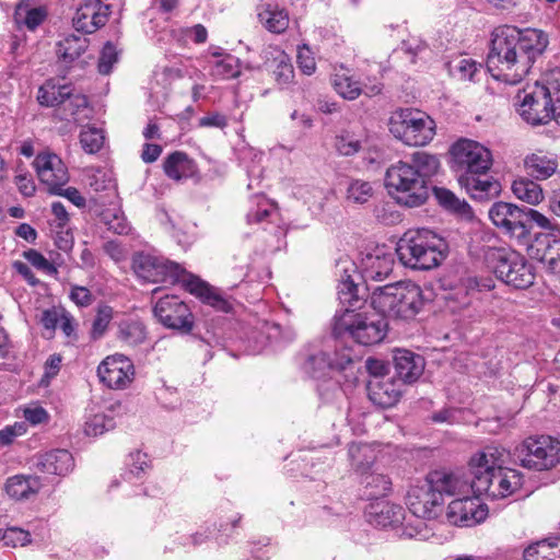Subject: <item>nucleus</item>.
Wrapping results in <instances>:
<instances>
[{"mask_svg":"<svg viewBox=\"0 0 560 560\" xmlns=\"http://www.w3.org/2000/svg\"><path fill=\"white\" fill-rule=\"evenodd\" d=\"M548 46L540 30L502 27L493 33L487 67L491 75L508 84L520 83Z\"/></svg>","mask_w":560,"mask_h":560,"instance_id":"1","label":"nucleus"},{"mask_svg":"<svg viewBox=\"0 0 560 560\" xmlns=\"http://www.w3.org/2000/svg\"><path fill=\"white\" fill-rule=\"evenodd\" d=\"M440 170L439 159L424 151L415 152L408 161L390 165L385 174V186L397 203L416 208L429 198V180Z\"/></svg>","mask_w":560,"mask_h":560,"instance_id":"2","label":"nucleus"},{"mask_svg":"<svg viewBox=\"0 0 560 560\" xmlns=\"http://www.w3.org/2000/svg\"><path fill=\"white\" fill-rule=\"evenodd\" d=\"M501 456L502 453L497 447H487L470 459L472 469L470 487L477 497L503 499L522 488V472L502 467Z\"/></svg>","mask_w":560,"mask_h":560,"instance_id":"3","label":"nucleus"},{"mask_svg":"<svg viewBox=\"0 0 560 560\" xmlns=\"http://www.w3.org/2000/svg\"><path fill=\"white\" fill-rule=\"evenodd\" d=\"M400 262L411 269L430 270L446 257V244L434 232L425 229L409 230L397 243Z\"/></svg>","mask_w":560,"mask_h":560,"instance_id":"4","label":"nucleus"},{"mask_svg":"<svg viewBox=\"0 0 560 560\" xmlns=\"http://www.w3.org/2000/svg\"><path fill=\"white\" fill-rule=\"evenodd\" d=\"M371 304L384 316L411 319L423 306L422 290L412 282L386 284L373 290Z\"/></svg>","mask_w":560,"mask_h":560,"instance_id":"5","label":"nucleus"},{"mask_svg":"<svg viewBox=\"0 0 560 560\" xmlns=\"http://www.w3.org/2000/svg\"><path fill=\"white\" fill-rule=\"evenodd\" d=\"M485 260L497 278L515 289H527L535 281V272L526 258L509 247H487Z\"/></svg>","mask_w":560,"mask_h":560,"instance_id":"6","label":"nucleus"},{"mask_svg":"<svg viewBox=\"0 0 560 560\" xmlns=\"http://www.w3.org/2000/svg\"><path fill=\"white\" fill-rule=\"evenodd\" d=\"M390 133L409 147L429 144L435 133V121L425 113L415 108H398L388 119Z\"/></svg>","mask_w":560,"mask_h":560,"instance_id":"7","label":"nucleus"},{"mask_svg":"<svg viewBox=\"0 0 560 560\" xmlns=\"http://www.w3.org/2000/svg\"><path fill=\"white\" fill-rule=\"evenodd\" d=\"M332 332L336 337L348 335L362 346L380 343L386 336L387 322L375 314L346 310L335 317Z\"/></svg>","mask_w":560,"mask_h":560,"instance_id":"8","label":"nucleus"},{"mask_svg":"<svg viewBox=\"0 0 560 560\" xmlns=\"http://www.w3.org/2000/svg\"><path fill=\"white\" fill-rule=\"evenodd\" d=\"M522 467L549 470L560 462V442L550 435L529 436L516 447Z\"/></svg>","mask_w":560,"mask_h":560,"instance_id":"9","label":"nucleus"},{"mask_svg":"<svg viewBox=\"0 0 560 560\" xmlns=\"http://www.w3.org/2000/svg\"><path fill=\"white\" fill-rule=\"evenodd\" d=\"M452 167L465 172L464 175L487 174L491 168L493 159L491 151L483 144L470 140L459 139L450 150Z\"/></svg>","mask_w":560,"mask_h":560,"instance_id":"10","label":"nucleus"},{"mask_svg":"<svg viewBox=\"0 0 560 560\" xmlns=\"http://www.w3.org/2000/svg\"><path fill=\"white\" fill-rule=\"evenodd\" d=\"M132 268L139 278L153 283L178 281L184 272V268L176 262L143 253L133 256Z\"/></svg>","mask_w":560,"mask_h":560,"instance_id":"11","label":"nucleus"},{"mask_svg":"<svg viewBox=\"0 0 560 560\" xmlns=\"http://www.w3.org/2000/svg\"><path fill=\"white\" fill-rule=\"evenodd\" d=\"M154 315L166 328L189 334L194 328V315L187 304L177 296H164L154 306Z\"/></svg>","mask_w":560,"mask_h":560,"instance_id":"12","label":"nucleus"},{"mask_svg":"<svg viewBox=\"0 0 560 560\" xmlns=\"http://www.w3.org/2000/svg\"><path fill=\"white\" fill-rule=\"evenodd\" d=\"M489 218L505 234L515 237L523 245L528 244V232L524 225V208L499 201L490 208Z\"/></svg>","mask_w":560,"mask_h":560,"instance_id":"13","label":"nucleus"},{"mask_svg":"<svg viewBox=\"0 0 560 560\" xmlns=\"http://www.w3.org/2000/svg\"><path fill=\"white\" fill-rule=\"evenodd\" d=\"M406 503L409 511L417 517L431 520L441 512L443 499L428 477L423 483L412 486L408 490Z\"/></svg>","mask_w":560,"mask_h":560,"instance_id":"14","label":"nucleus"},{"mask_svg":"<svg viewBox=\"0 0 560 560\" xmlns=\"http://www.w3.org/2000/svg\"><path fill=\"white\" fill-rule=\"evenodd\" d=\"M100 381L112 389H125L132 382L135 366L124 354L106 357L97 368Z\"/></svg>","mask_w":560,"mask_h":560,"instance_id":"15","label":"nucleus"},{"mask_svg":"<svg viewBox=\"0 0 560 560\" xmlns=\"http://www.w3.org/2000/svg\"><path fill=\"white\" fill-rule=\"evenodd\" d=\"M34 166L39 180L47 186L48 190H58L69 180L66 165L54 153H40L34 160Z\"/></svg>","mask_w":560,"mask_h":560,"instance_id":"16","label":"nucleus"},{"mask_svg":"<svg viewBox=\"0 0 560 560\" xmlns=\"http://www.w3.org/2000/svg\"><path fill=\"white\" fill-rule=\"evenodd\" d=\"M488 510L476 499L468 498L452 501L446 511L447 521L456 526H472L487 517Z\"/></svg>","mask_w":560,"mask_h":560,"instance_id":"17","label":"nucleus"},{"mask_svg":"<svg viewBox=\"0 0 560 560\" xmlns=\"http://www.w3.org/2000/svg\"><path fill=\"white\" fill-rule=\"evenodd\" d=\"M529 255L544 264L551 273H560V240L551 234L539 233L532 243L525 244Z\"/></svg>","mask_w":560,"mask_h":560,"instance_id":"18","label":"nucleus"},{"mask_svg":"<svg viewBox=\"0 0 560 560\" xmlns=\"http://www.w3.org/2000/svg\"><path fill=\"white\" fill-rule=\"evenodd\" d=\"M109 14V5L97 0H85L73 16V26L84 34L94 33L105 25Z\"/></svg>","mask_w":560,"mask_h":560,"instance_id":"19","label":"nucleus"},{"mask_svg":"<svg viewBox=\"0 0 560 560\" xmlns=\"http://www.w3.org/2000/svg\"><path fill=\"white\" fill-rule=\"evenodd\" d=\"M264 67L273 73L279 85H288L294 78L290 57L278 46L269 45L261 50Z\"/></svg>","mask_w":560,"mask_h":560,"instance_id":"20","label":"nucleus"},{"mask_svg":"<svg viewBox=\"0 0 560 560\" xmlns=\"http://www.w3.org/2000/svg\"><path fill=\"white\" fill-rule=\"evenodd\" d=\"M537 82L534 89L526 93L520 104V115L530 125H545L555 119V114L546 97H538Z\"/></svg>","mask_w":560,"mask_h":560,"instance_id":"21","label":"nucleus"},{"mask_svg":"<svg viewBox=\"0 0 560 560\" xmlns=\"http://www.w3.org/2000/svg\"><path fill=\"white\" fill-rule=\"evenodd\" d=\"M393 362L396 375L404 383H415L424 371V359L407 349H395Z\"/></svg>","mask_w":560,"mask_h":560,"instance_id":"22","label":"nucleus"},{"mask_svg":"<svg viewBox=\"0 0 560 560\" xmlns=\"http://www.w3.org/2000/svg\"><path fill=\"white\" fill-rule=\"evenodd\" d=\"M394 256L381 249L366 254L361 261L362 277L368 281H383L393 271Z\"/></svg>","mask_w":560,"mask_h":560,"instance_id":"23","label":"nucleus"},{"mask_svg":"<svg viewBox=\"0 0 560 560\" xmlns=\"http://www.w3.org/2000/svg\"><path fill=\"white\" fill-rule=\"evenodd\" d=\"M481 175H462L458 183L472 199L488 201L501 192V185L492 177L480 178Z\"/></svg>","mask_w":560,"mask_h":560,"instance_id":"24","label":"nucleus"},{"mask_svg":"<svg viewBox=\"0 0 560 560\" xmlns=\"http://www.w3.org/2000/svg\"><path fill=\"white\" fill-rule=\"evenodd\" d=\"M429 479L435 491L447 495H466L471 490L470 481L454 472L433 471Z\"/></svg>","mask_w":560,"mask_h":560,"instance_id":"25","label":"nucleus"},{"mask_svg":"<svg viewBox=\"0 0 560 560\" xmlns=\"http://www.w3.org/2000/svg\"><path fill=\"white\" fill-rule=\"evenodd\" d=\"M401 396V383L394 378H384L370 382L369 397L377 406L389 408L394 406Z\"/></svg>","mask_w":560,"mask_h":560,"instance_id":"26","label":"nucleus"},{"mask_svg":"<svg viewBox=\"0 0 560 560\" xmlns=\"http://www.w3.org/2000/svg\"><path fill=\"white\" fill-rule=\"evenodd\" d=\"M73 457L66 450H54L37 457V468L50 475H66L73 468Z\"/></svg>","mask_w":560,"mask_h":560,"instance_id":"27","label":"nucleus"},{"mask_svg":"<svg viewBox=\"0 0 560 560\" xmlns=\"http://www.w3.org/2000/svg\"><path fill=\"white\" fill-rule=\"evenodd\" d=\"M366 517L374 526L387 527L401 521L402 509L388 501H378L368 506Z\"/></svg>","mask_w":560,"mask_h":560,"instance_id":"28","label":"nucleus"},{"mask_svg":"<svg viewBox=\"0 0 560 560\" xmlns=\"http://www.w3.org/2000/svg\"><path fill=\"white\" fill-rule=\"evenodd\" d=\"M524 166L529 176L537 180H544L551 177L558 170L556 159L544 154L533 153L524 160Z\"/></svg>","mask_w":560,"mask_h":560,"instance_id":"29","label":"nucleus"},{"mask_svg":"<svg viewBox=\"0 0 560 560\" xmlns=\"http://www.w3.org/2000/svg\"><path fill=\"white\" fill-rule=\"evenodd\" d=\"M536 96L548 100L555 120L560 117V71L547 74L541 83L537 82Z\"/></svg>","mask_w":560,"mask_h":560,"instance_id":"30","label":"nucleus"},{"mask_svg":"<svg viewBox=\"0 0 560 560\" xmlns=\"http://www.w3.org/2000/svg\"><path fill=\"white\" fill-rule=\"evenodd\" d=\"M39 488V478L34 476L16 475L5 482L7 493L16 500L27 499L30 495L37 493Z\"/></svg>","mask_w":560,"mask_h":560,"instance_id":"31","label":"nucleus"},{"mask_svg":"<svg viewBox=\"0 0 560 560\" xmlns=\"http://www.w3.org/2000/svg\"><path fill=\"white\" fill-rule=\"evenodd\" d=\"M89 47V39L83 35H69L57 44V56L66 63H72Z\"/></svg>","mask_w":560,"mask_h":560,"instance_id":"32","label":"nucleus"},{"mask_svg":"<svg viewBox=\"0 0 560 560\" xmlns=\"http://www.w3.org/2000/svg\"><path fill=\"white\" fill-rule=\"evenodd\" d=\"M72 91L70 85H57L52 81H47L39 88L37 100L40 105L47 107L65 105Z\"/></svg>","mask_w":560,"mask_h":560,"instance_id":"33","label":"nucleus"},{"mask_svg":"<svg viewBox=\"0 0 560 560\" xmlns=\"http://www.w3.org/2000/svg\"><path fill=\"white\" fill-rule=\"evenodd\" d=\"M192 167V162L188 159L187 154L179 151L170 154L164 161V172L174 180H180L190 176Z\"/></svg>","mask_w":560,"mask_h":560,"instance_id":"34","label":"nucleus"},{"mask_svg":"<svg viewBox=\"0 0 560 560\" xmlns=\"http://www.w3.org/2000/svg\"><path fill=\"white\" fill-rule=\"evenodd\" d=\"M339 267L341 268L342 271L340 283L338 285L339 299L343 304L354 306L358 302V296L357 285L351 278V272L355 271V267L350 261H342L341 264H339Z\"/></svg>","mask_w":560,"mask_h":560,"instance_id":"35","label":"nucleus"},{"mask_svg":"<svg viewBox=\"0 0 560 560\" xmlns=\"http://www.w3.org/2000/svg\"><path fill=\"white\" fill-rule=\"evenodd\" d=\"M47 11L43 7L30 8L27 3L21 1L15 9L14 20L18 25H24L30 31L36 30L46 19Z\"/></svg>","mask_w":560,"mask_h":560,"instance_id":"36","label":"nucleus"},{"mask_svg":"<svg viewBox=\"0 0 560 560\" xmlns=\"http://www.w3.org/2000/svg\"><path fill=\"white\" fill-rule=\"evenodd\" d=\"M258 18L271 33H283L289 26L288 13L278 7L267 5L258 13Z\"/></svg>","mask_w":560,"mask_h":560,"instance_id":"37","label":"nucleus"},{"mask_svg":"<svg viewBox=\"0 0 560 560\" xmlns=\"http://www.w3.org/2000/svg\"><path fill=\"white\" fill-rule=\"evenodd\" d=\"M336 92L346 100H355L362 93L361 84L354 80L348 70L341 69L332 77Z\"/></svg>","mask_w":560,"mask_h":560,"instance_id":"38","label":"nucleus"},{"mask_svg":"<svg viewBox=\"0 0 560 560\" xmlns=\"http://www.w3.org/2000/svg\"><path fill=\"white\" fill-rule=\"evenodd\" d=\"M147 331L141 322L124 320L119 324L117 338L129 347H136L145 340Z\"/></svg>","mask_w":560,"mask_h":560,"instance_id":"39","label":"nucleus"},{"mask_svg":"<svg viewBox=\"0 0 560 560\" xmlns=\"http://www.w3.org/2000/svg\"><path fill=\"white\" fill-rule=\"evenodd\" d=\"M513 194L529 205H538L544 199L539 184L528 178H518L512 184Z\"/></svg>","mask_w":560,"mask_h":560,"instance_id":"40","label":"nucleus"},{"mask_svg":"<svg viewBox=\"0 0 560 560\" xmlns=\"http://www.w3.org/2000/svg\"><path fill=\"white\" fill-rule=\"evenodd\" d=\"M349 457L354 469L362 475L366 474L375 460V453L369 445L352 443L349 446Z\"/></svg>","mask_w":560,"mask_h":560,"instance_id":"41","label":"nucleus"},{"mask_svg":"<svg viewBox=\"0 0 560 560\" xmlns=\"http://www.w3.org/2000/svg\"><path fill=\"white\" fill-rule=\"evenodd\" d=\"M525 560H560L557 542L540 540L524 550Z\"/></svg>","mask_w":560,"mask_h":560,"instance_id":"42","label":"nucleus"},{"mask_svg":"<svg viewBox=\"0 0 560 560\" xmlns=\"http://www.w3.org/2000/svg\"><path fill=\"white\" fill-rule=\"evenodd\" d=\"M364 475L363 483L370 490V497H383L390 490L392 482L386 475L374 471Z\"/></svg>","mask_w":560,"mask_h":560,"instance_id":"43","label":"nucleus"},{"mask_svg":"<svg viewBox=\"0 0 560 560\" xmlns=\"http://www.w3.org/2000/svg\"><path fill=\"white\" fill-rule=\"evenodd\" d=\"M433 194L438 202L448 210L458 213H466L469 210L467 202L459 200L451 190L446 188L433 187Z\"/></svg>","mask_w":560,"mask_h":560,"instance_id":"44","label":"nucleus"},{"mask_svg":"<svg viewBox=\"0 0 560 560\" xmlns=\"http://www.w3.org/2000/svg\"><path fill=\"white\" fill-rule=\"evenodd\" d=\"M65 110L69 113L70 117L75 122H81L84 119L89 118V103L88 98L81 94H73L71 92V96L65 104Z\"/></svg>","mask_w":560,"mask_h":560,"instance_id":"45","label":"nucleus"},{"mask_svg":"<svg viewBox=\"0 0 560 560\" xmlns=\"http://www.w3.org/2000/svg\"><path fill=\"white\" fill-rule=\"evenodd\" d=\"M104 133L102 129L88 127L80 133V143L86 153L98 152L104 144Z\"/></svg>","mask_w":560,"mask_h":560,"instance_id":"46","label":"nucleus"},{"mask_svg":"<svg viewBox=\"0 0 560 560\" xmlns=\"http://www.w3.org/2000/svg\"><path fill=\"white\" fill-rule=\"evenodd\" d=\"M373 196V187L369 182L352 180L347 188V199L354 203H365Z\"/></svg>","mask_w":560,"mask_h":560,"instance_id":"47","label":"nucleus"},{"mask_svg":"<svg viewBox=\"0 0 560 560\" xmlns=\"http://www.w3.org/2000/svg\"><path fill=\"white\" fill-rule=\"evenodd\" d=\"M30 542V533L18 527L0 528V545L3 547L25 546Z\"/></svg>","mask_w":560,"mask_h":560,"instance_id":"48","label":"nucleus"},{"mask_svg":"<svg viewBox=\"0 0 560 560\" xmlns=\"http://www.w3.org/2000/svg\"><path fill=\"white\" fill-rule=\"evenodd\" d=\"M335 147L341 155L350 156L361 150L362 143L360 139L354 137V135L349 131H342L336 137Z\"/></svg>","mask_w":560,"mask_h":560,"instance_id":"49","label":"nucleus"},{"mask_svg":"<svg viewBox=\"0 0 560 560\" xmlns=\"http://www.w3.org/2000/svg\"><path fill=\"white\" fill-rule=\"evenodd\" d=\"M102 220L109 231L116 234L124 235L130 230V226L122 213L106 210L102 213Z\"/></svg>","mask_w":560,"mask_h":560,"instance_id":"50","label":"nucleus"},{"mask_svg":"<svg viewBox=\"0 0 560 560\" xmlns=\"http://www.w3.org/2000/svg\"><path fill=\"white\" fill-rule=\"evenodd\" d=\"M114 428V421L105 415H94L84 424L88 436H97Z\"/></svg>","mask_w":560,"mask_h":560,"instance_id":"51","label":"nucleus"},{"mask_svg":"<svg viewBox=\"0 0 560 560\" xmlns=\"http://www.w3.org/2000/svg\"><path fill=\"white\" fill-rule=\"evenodd\" d=\"M524 225L527 229L528 232V243L530 242V223H535L537 226L544 230H553L556 225L541 212L524 207Z\"/></svg>","mask_w":560,"mask_h":560,"instance_id":"52","label":"nucleus"},{"mask_svg":"<svg viewBox=\"0 0 560 560\" xmlns=\"http://www.w3.org/2000/svg\"><path fill=\"white\" fill-rule=\"evenodd\" d=\"M213 74L222 80L235 78L240 74L237 60L232 56H226L218 60L213 68Z\"/></svg>","mask_w":560,"mask_h":560,"instance_id":"53","label":"nucleus"},{"mask_svg":"<svg viewBox=\"0 0 560 560\" xmlns=\"http://www.w3.org/2000/svg\"><path fill=\"white\" fill-rule=\"evenodd\" d=\"M113 318V310L109 306H102L98 308L97 314L92 324L91 335L93 339L101 338L106 331Z\"/></svg>","mask_w":560,"mask_h":560,"instance_id":"54","label":"nucleus"},{"mask_svg":"<svg viewBox=\"0 0 560 560\" xmlns=\"http://www.w3.org/2000/svg\"><path fill=\"white\" fill-rule=\"evenodd\" d=\"M23 256L35 268L43 270L51 276H56L58 273L57 267L49 262L39 252L35 249H28L24 252Z\"/></svg>","mask_w":560,"mask_h":560,"instance_id":"55","label":"nucleus"},{"mask_svg":"<svg viewBox=\"0 0 560 560\" xmlns=\"http://www.w3.org/2000/svg\"><path fill=\"white\" fill-rule=\"evenodd\" d=\"M117 61V51L112 43H106L98 60V71L102 74H108L113 65Z\"/></svg>","mask_w":560,"mask_h":560,"instance_id":"56","label":"nucleus"},{"mask_svg":"<svg viewBox=\"0 0 560 560\" xmlns=\"http://www.w3.org/2000/svg\"><path fill=\"white\" fill-rule=\"evenodd\" d=\"M296 61L300 70L306 74L311 75L316 70L315 58L313 57L312 51L308 47L303 46L298 50Z\"/></svg>","mask_w":560,"mask_h":560,"instance_id":"57","label":"nucleus"},{"mask_svg":"<svg viewBox=\"0 0 560 560\" xmlns=\"http://www.w3.org/2000/svg\"><path fill=\"white\" fill-rule=\"evenodd\" d=\"M184 273L185 271L180 275V277L183 276L182 281L185 283L186 289L191 294H195L202 299L203 295L208 293L209 285L197 277L190 275L186 277L184 276Z\"/></svg>","mask_w":560,"mask_h":560,"instance_id":"58","label":"nucleus"},{"mask_svg":"<svg viewBox=\"0 0 560 560\" xmlns=\"http://www.w3.org/2000/svg\"><path fill=\"white\" fill-rule=\"evenodd\" d=\"M70 299L79 306H89L93 302V296L90 290L80 285L72 287Z\"/></svg>","mask_w":560,"mask_h":560,"instance_id":"59","label":"nucleus"},{"mask_svg":"<svg viewBox=\"0 0 560 560\" xmlns=\"http://www.w3.org/2000/svg\"><path fill=\"white\" fill-rule=\"evenodd\" d=\"M25 433L24 423H15L14 425L5 427L0 430V444L8 445L12 443V441L22 434Z\"/></svg>","mask_w":560,"mask_h":560,"instance_id":"60","label":"nucleus"},{"mask_svg":"<svg viewBox=\"0 0 560 560\" xmlns=\"http://www.w3.org/2000/svg\"><path fill=\"white\" fill-rule=\"evenodd\" d=\"M202 300L219 311L228 312L230 310V304L228 301L219 295L211 287H209L208 293L203 295Z\"/></svg>","mask_w":560,"mask_h":560,"instance_id":"61","label":"nucleus"},{"mask_svg":"<svg viewBox=\"0 0 560 560\" xmlns=\"http://www.w3.org/2000/svg\"><path fill=\"white\" fill-rule=\"evenodd\" d=\"M50 192L66 197L68 200H70L73 205H75L79 208L85 206L84 197H82L80 191L74 187H68L66 189L59 187L58 190H51Z\"/></svg>","mask_w":560,"mask_h":560,"instance_id":"62","label":"nucleus"},{"mask_svg":"<svg viewBox=\"0 0 560 560\" xmlns=\"http://www.w3.org/2000/svg\"><path fill=\"white\" fill-rule=\"evenodd\" d=\"M200 127H215L223 129L228 126V119L220 113H211L199 119Z\"/></svg>","mask_w":560,"mask_h":560,"instance_id":"63","label":"nucleus"},{"mask_svg":"<svg viewBox=\"0 0 560 560\" xmlns=\"http://www.w3.org/2000/svg\"><path fill=\"white\" fill-rule=\"evenodd\" d=\"M466 287L470 290L490 291L494 288V281L490 277H474L467 279Z\"/></svg>","mask_w":560,"mask_h":560,"instance_id":"64","label":"nucleus"}]
</instances>
